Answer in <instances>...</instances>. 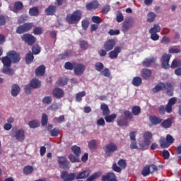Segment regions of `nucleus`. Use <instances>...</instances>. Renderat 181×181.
I'll return each instance as SVG.
<instances>
[{"label":"nucleus","instance_id":"13","mask_svg":"<svg viewBox=\"0 0 181 181\" xmlns=\"http://www.w3.org/2000/svg\"><path fill=\"white\" fill-rule=\"evenodd\" d=\"M52 95L57 100H60V98H63L64 97V90L59 88H56L52 90Z\"/></svg>","mask_w":181,"mask_h":181},{"label":"nucleus","instance_id":"16","mask_svg":"<svg viewBox=\"0 0 181 181\" xmlns=\"http://www.w3.org/2000/svg\"><path fill=\"white\" fill-rule=\"evenodd\" d=\"M47 129L49 132L51 136H59V134H60L59 128L54 127L53 129L52 124H48L47 127Z\"/></svg>","mask_w":181,"mask_h":181},{"label":"nucleus","instance_id":"53","mask_svg":"<svg viewBox=\"0 0 181 181\" xmlns=\"http://www.w3.org/2000/svg\"><path fill=\"white\" fill-rule=\"evenodd\" d=\"M115 118H117V115L115 114L105 116V119L106 122H112V121H114V119H115Z\"/></svg>","mask_w":181,"mask_h":181},{"label":"nucleus","instance_id":"42","mask_svg":"<svg viewBox=\"0 0 181 181\" xmlns=\"http://www.w3.org/2000/svg\"><path fill=\"white\" fill-rule=\"evenodd\" d=\"M83 97H86V91H81V92L76 93L75 100L78 103H80L82 101Z\"/></svg>","mask_w":181,"mask_h":181},{"label":"nucleus","instance_id":"15","mask_svg":"<svg viewBox=\"0 0 181 181\" xmlns=\"http://www.w3.org/2000/svg\"><path fill=\"white\" fill-rule=\"evenodd\" d=\"M122 50V49L120 47H116L114 50L109 52V57L112 59V60L117 59Z\"/></svg>","mask_w":181,"mask_h":181},{"label":"nucleus","instance_id":"35","mask_svg":"<svg viewBox=\"0 0 181 181\" xmlns=\"http://www.w3.org/2000/svg\"><path fill=\"white\" fill-rule=\"evenodd\" d=\"M161 127L168 129V128H170L172 127V119L168 118L161 122Z\"/></svg>","mask_w":181,"mask_h":181},{"label":"nucleus","instance_id":"51","mask_svg":"<svg viewBox=\"0 0 181 181\" xmlns=\"http://www.w3.org/2000/svg\"><path fill=\"white\" fill-rule=\"evenodd\" d=\"M159 32H160V26L158 24L154 25L149 30V33H159Z\"/></svg>","mask_w":181,"mask_h":181},{"label":"nucleus","instance_id":"17","mask_svg":"<svg viewBox=\"0 0 181 181\" xmlns=\"http://www.w3.org/2000/svg\"><path fill=\"white\" fill-rule=\"evenodd\" d=\"M115 46V40H109L106 41L104 44V49L106 52H111L114 49Z\"/></svg>","mask_w":181,"mask_h":181},{"label":"nucleus","instance_id":"31","mask_svg":"<svg viewBox=\"0 0 181 181\" xmlns=\"http://www.w3.org/2000/svg\"><path fill=\"white\" fill-rule=\"evenodd\" d=\"M30 86L33 88H40V86H42V83H40V81H39V79L34 78L30 81Z\"/></svg>","mask_w":181,"mask_h":181},{"label":"nucleus","instance_id":"21","mask_svg":"<svg viewBox=\"0 0 181 181\" xmlns=\"http://www.w3.org/2000/svg\"><path fill=\"white\" fill-rule=\"evenodd\" d=\"M0 60H1L4 64V67H11V66H12V61L11 58L8 56V54H6V57L0 58Z\"/></svg>","mask_w":181,"mask_h":181},{"label":"nucleus","instance_id":"38","mask_svg":"<svg viewBox=\"0 0 181 181\" xmlns=\"http://www.w3.org/2000/svg\"><path fill=\"white\" fill-rule=\"evenodd\" d=\"M71 151L73 153H74V155L77 157H79L80 155H81V148L76 145L71 147Z\"/></svg>","mask_w":181,"mask_h":181},{"label":"nucleus","instance_id":"50","mask_svg":"<svg viewBox=\"0 0 181 181\" xmlns=\"http://www.w3.org/2000/svg\"><path fill=\"white\" fill-rule=\"evenodd\" d=\"M132 114L135 116H138L141 114V107L139 106H134L132 108Z\"/></svg>","mask_w":181,"mask_h":181},{"label":"nucleus","instance_id":"41","mask_svg":"<svg viewBox=\"0 0 181 181\" xmlns=\"http://www.w3.org/2000/svg\"><path fill=\"white\" fill-rule=\"evenodd\" d=\"M33 166L31 165H27L25 166L23 169V172L24 175H30L33 172Z\"/></svg>","mask_w":181,"mask_h":181},{"label":"nucleus","instance_id":"37","mask_svg":"<svg viewBox=\"0 0 181 181\" xmlns=\"http://www.w3.org/2000/svg\"><path fill=\"white\" fill-rule=\"evenodd\" d=\"M2 73H4V74H8V76H13V73H15V71H13L12 68L4 66Z\"/></svg>","mask_w":181,"mask_h":181},{"label":"nucleus","instance_id":"57","mask_svg":"<svg viewBox=\"0 0 181 181\" xmlns=\"http://www.w3.org/2000/svg\"><path fill=\"white\" fill-rule=\"evenodd\" d=\"M149 145H151V143H148V141H144V143L140 144V149L141 151H146V149H148Z\"/></svg>","mask_w":181,"mask_h":181},{"label":"nucleus","instance_id":"59","mask_svg":"<svg viewBox=\"0 0 181 181\" xmlns=\"http://www.w3.org/2000/svg\"><path fill=\"white\" fill-rule=\"evenodd\" d=\"M123 114H124L126 119H127V118H128V119H132L134 118V115L129 110H124L123 112Z\"/></svg>","mask_w":181,"mask_h":181},{"label":"nucleus","instance_id":"34","mask_svg":"<svg viewBox=\"0 0 181 181\" xmlns=\"http://www.w3.org/2000/svg\"><path fill=\"white\" fill-rule=\"evenodd\" d=\"M132 84L135 87H139L142 84V78L139 76H135L132 79Z\"/></svg>","mask_w":181,"mask_h":181},{"label":"nucleus","instance_id":"4","mask_svg":"<svg viewBox=\"0 0 181 181\" xmlns=\"http://www.w3.org/2000/svg\"><path fill=\"white\" fill-rule=\"evenodd\" d=\"M117 149L118 147L117 146V144L114 143H110L103 147V151L107 157L112 156V153Z\"/></svg>","mask_w":181,"mask_h":181},{"label":"nucleus","instance_id":"18","mask_svg":"<svg viewBox=\"0 0 181 181\" xmlns=\"http://www.w3.org/2000/svg\"><path fill=\"white\" fill-rule=\"evenodd\" d=\"M57 11V6L54 5H49L45 9V13L47 16H53V15H56Z\"/></svg>","mask_w":181,"mask_h":181},{"label":"nucleus","instance_id":"62","mask_svg":"<svg viewBox=\"0 0 181 181\" xmlns=\"http://www.w3.org/2000/svg\"><path fill=\"white\" fill-rule=\"evenodd\" d=\"M181 66L180 61H177V59H174L171 64V69H176Z\"/></svg>","mask_w":181,"mask_h":181},{"label":"nucleus","instance_id":"33","mask_svg":"<svg viewBox=\"0 0 181 181\" xmlns=\"http://www.w3.org/2000/svg\"><path fill=\"white\" fill-rule=\"evenodd\" d=\"M100 109L103 111V115H104V117L110 115V111L107 104L102 103L100 105Z\"/></svg>","mask_w":181,"mask_h":181},{"label":"nucleus","instance_id":"23","mask_svg":"<svg viewBox=\"0 0 181 181\" xmlns=\"http://www.w3.org/2000/svg\"><path fill=\"white\" fill-rule=\"evenodd\" d=\"M91 175V171L90 170H86L81 173H79L76 176V179H86V177H88Z\"/></svg>","mask_w":181,"mask_h":181},{"label":"nucleus","instance_id":"55","mask_svg":"<svg viewBox=\"0 0 181 181\" xmlns=\"http://www.w3.org/2000/svg\"><path fill=\"white\" fill-rule=\"evenodd\" d=\"M57 84L59 87H63V86H66L67 84V79L61 78L58 79V81H57Z\"/></svg>","mask_w":181,"mask_h":181},{"label":"nucleus","instance_id":"7","mask_svg":"<svg viewBox=\"0 0 181 181\" xmlns=\"http://www.w3.org/2000/svg\"><path fill=\"white\" fill-rule=\"evenodd\" d=\"M58 165L61 169H70L69 160L64 156H58Z\"/></svg>","mask_w":181,"mask_h":181},{"label":"nucleus","instance_id":"58","mask_svg":"<svg viewBox=\"0 0 181 181\" xmlns=\"http://www.w3.org/2000/svg\"><path fill=\"white\" fill-rule=\"evenodd\" d=\"M91 19L92 22H93V23H96V25H99V23H101V22H103V20L98 16H94L92 17Z\"/></svg>","mask_w":181,"mask_h":181},{"label":"nucleus","instance_id":"1","mask_svg":"<svg viewBox=\"0 0 181 181\" xmlns=\"http://www.w3.org/2000/svg\"><path fill=\"white\" fill-rule=\"evenodd\" d=\"M81 16H83V13H81V11L76 10L74 11L71 14H68L66 16V22H68L69 25H74V23H78V22H80V20L81 19Z\"/></svg>","mask_w":181,"mask_h":181},{"label":"nucleus","instance_id":"25","mask_svg":"<svg viewBox=\"0 0 181 181\" xmlns=\"http://www.w3.org/2000/svg\"><path fill=\"white\" fill-rule=\"evenodd\" d=\"M165 88H166V85L164 83H160L152 89V93L156 94V93H159V91H162Z\"/></svg>","mask_w":181,"mask_h":181},{"label":"nucleus","instance_id":"61","mask_svg":"<svg viewBox=\"0 0 181 181\" xmlns=\"http://www.w3.org/2000/svg\"><path fill=\"white\" fill-rule=\"evenodd\" d=\"M52 96H45L43 99H42V103L43 104H47L49 105V104H52Z\"/></svg>","mask_w":181,"mask_h":181},{"label":"nucleus","instance_id":"49","mask_svg":"<svg viewBox=\"0 0 181 181\" xmlns=\"http://www.w3.org/2000/svg\"><path fill=\"white\" fill-rule=\"evenodd\" d=\"M88 148L91 151H94V149H97V140L93 139L88 142Z\"/></svg>","mask_w":181,"mask_h":181},{"label":"nucleus","instance_id":"63","mask_svg":"<svg viewBox=\"0 0 181 181\" xmlns=\"http://www.w3.org/2000/svg\"><path fill=\"white\" fill-rule=\"evenodd\" d=\"M33 54H39L40 53V47L39 45H35L32 48Z\"/></svg>","mask_w":181,"mask_h":181},{"label":"nucleus","instance_id":"27","mask_svg":"<svg viewBox=\"0 0 181 181\" xmlns=\"http://www.w3.org/2000/svg\"><path fill=\"white\" fill-rule=\"evenodd\" d=\"M156 62V58H146L144 60L142 64L144 67H149L151 64H153Z\"/></svg>","mask_w":181,"mask_h":181},{"label":"nucleus","instance_id":"47","mask_svg":"<svg viewBox=\"0 0 181 181\" xmlns=\"http://www.w3.org/2000/svg\"><path fill=\"white\" fill-rule=\"evenodd\" d=\"M28 125L30 127V128H37L40 127V123L39 122V121L35 119V120H32L30 122H28Z\"/></svg>","mask_w":181,"mask_h":181},{"label":"nucleus","instance_id":"44","mask_svg":"<svg viewBox=\"0 0 181 181\" xmlns=\"http://www.w3.org/2000/svg\"><path fill=\"white\" fill-rule=\"evenodd\" d=\"M29 13L30 16H37L39 15V8L36 6L30 8Z\"/></svg>","mask_w":181,"mask_h":181},{"label":"nucleus","instance_id":"14","mask_svg":"<svg viewBox=\"0 0 181 181\" xmlns=\"http://www.w3.org/2000/svg\"><path fill=\"white\" fill-rule=\"evenodd\" d=\"M87 11H93V9H98L100 3L97 0H93L92 2L87 3L86 5Z\"/></svg>","mask_w":181,"mask_h":181},{"label":"nucleus","instance_id":"29","mask_svg":"<svg viewBox=\"0 0 181 181\" xmlns=\"http://www.w3.org/2000/svg\"><path fill=\"white\" fill-rule=\"evenodd\" d=\"M117 123L119 127H128V119L123 117L117 118Z\"/></svg>","mask_w":181,"mask_h":181},{"label":"nucleus","instance_id":"2","mask_svg":"<svg viewBox=\"0 0 181 181\" xmlns=\"http://www.w3.org/2000/svg\"><path fill=\"white\" fill-rule=\"evenodd\" d=\"M175 142V138L170 134H167L166 138H160L159 140V144L161 148L163 149L169 148Z\"/></svg>","mask_w":181,"mask_h":181},{"label":"nucleus","instance_id":"43","mask_svg":"<svg viewBox=\"0 0 181 181\" xmlns=\"http://www.w3.org/2000/svg\"><path fill=\"white\" fill-rule=\"evenodd\" d=\"M70 56H71V50H66L64 53L60 54L59 57L62 60H64V59H67V57H70Z\"/></svg>","mask_w":181,"mask_h":181},{"label":"nucleus","instance_id":"40","mask_svg":"<svg viewBox=\"0 0 181 181\" xmlns=\"http://www.w3.org/2000/svg\"><path fill=\"white\" fill-rule=\"evenodd\" d=\"M49 122V117L46 113H43L41 118V125L42 127H46Z\"/></svg>","mask_w":181,"mask_h":181},{"label":"nucleus","instance_id":"36","mask_svg":"<svg viewBox=\"0 0 181 181\" xmlns=\"http://www.w3.org/2000/svg\"><path fill=\"white\" fill-rule=\"evenodd\" d=\"M143 136L145 142H148V144H151V139H152L153 138V134L151 132H144Z\"/></svg>","mask_w":181,"mask_h":181},{"label":"nucleus","instance_id":"8","mask_svg":"<svg viewBox=\"0 0 181 181\" xmlns=\"http://www.w3.org/2000/svg\"><path fill=\"white\" fill-rule=\"evenodd\" d=\"M61 179H62L63 181H73L76 179V173H71L69 174L67 171H62L61 174Z\"/></svg>","mask_w":181,"mask_h":181},{"label":"nucleus","instance_id":"60","mask_svg":"<svg viewBox=\"0 0 181 181\" xmlns=\"http://www.w3.org/2000/svg\"><path fill=\"white\" fill-rule=\"evenodd\" d=\"M79 45L82 50H87L88 47V42H87V41H84V40L81 41Z\"/></svg>","mask_w":181,"mask_h":181},{"label":"nucleus","instance_id":"20","mask_svg":"<svg viewBox=\"0 0 181 181\" xmlns=\"http://www.w3.org/2000/svg\"><path fill=\"white\" fill-rule=\"evenodd\" d=\"M141 76L144 80H149L152 76V71L148 69H143L141 71Z\"/></svg>","mask_w":181,"mask_h":181},{"label":"nucleus","instance_id":"22","mask_svg":"<svg viewBox=\"0 0 181 181\" xmlns=\"http://www.w3.org/2000/svg\"><path fill=\"white\" fill-rule=\"evenodd\" d=\"M132 26H134V21H131V19L125 21L123 23L122 30L127 32V30H129Z\"/></svg>","mask_w":181,"mask_h":181},{"label":"nucleus","instance_id":"30","mask_svg":"<svg viewBox=\"0 0 181 181\" xmlns=\"http://www.w3.org/2000/svg\"><path fill=\"white\" fill-rule=\"evenodd\" d=\"M45 73H46V66L45 65H40L35 70L36 76H45Z\"/></svg>","mask_w":181,"mask_h":181},{"label":"nucleus","instance_id":"5","mask_svg":"<svg viewBox=\"0 0 181 181\" xmlns=\"http://www.w3.org/2000/svg\"><path fill=\"white\" fill-rule=\"evenodd\" d=\"M21 39L23 42H25L28 46H33V45L36 43V37L33 36L32 34H23L21 35Z\"/></svg>","mask_w":181,"mask_h":181},{"label":"nucleus","instance_id":"54","mask_svg":"<svg viewBox=\"0 0 181 181\" xmlns=\"http://www.w3.org/2000/svg\"><path fill=\"white\" fill-rule=\"evenodd\" d=\"M69 159L72 163H76L77 162H80V158L77 157V156H74L73 154H70L69 156Z\"/></svg>","mask_w":181,"mask_h":181},{"label":"nucleus","instance_id":"52","mask_svg":"<svg viewBox=\"0 0 181 181\" xmlns=\"http://www.w3.org/2000/svg\"><path fill=\"white\" fill-rule=\"evenodd\" d=\"M101 176V173H95L93 175H90L89 177H88L87 181H93L95 180V179H98Z\"/></svg>","mask_w":181,"mask_h":181},{"label":"nucleus","instance_id":"3","mask_svg":"<svg viewBox=\"0 0 181 181\" xmlns=\"http://www.w3.org/2000/svg\"><path fill=\"white\" fill-rule=\"evenodd\" d=\"M158 166L154 164L146 165L144 167L141 171V175L144 177L153 175V173H155V172H158Z\"/></svg>","mask_w":181,"mask_h":181},{"label":"nucleus","instance_id":"48","mask_svg":"<svg viewBox=\"0 0 181 181\" xmlns=\"http://www.w3.org/2000/svg\"><path fill=\"white\" fill-rule=\"evenodd\" d=\"M34 59H35V57L33 56V54H32V52L28 53L25 57L26 64H30V63H32V62H33Z\"/></svg>","mask_w":181,"mask_h":181},{"label":"nucleus","instance_id":"6","mask_svg":"<svg viewBox=\"0 0 181 181\" xmlns=\"http://www.w3.org/2000/svg\"><path fill=\"white\" fill-rule=\"evenodd\" d=\"M33 28V23H26L22 25H20L16 29V33L18 35H22V33H25V32H29L30 29Z\"/></svg>","mask_w":181,"mask_h":181},{"label":"nucleus","instance_id":"46","mask_svg":"<svg viewBox=\"0 0 181 181\" xmlns=\"http://www.w3.org/2000/svg\"><path fill=\"white\" fill-rule=\"evenodd\" d=\"M155 18H156V14L155 13H148L147 15V22H148V23H152V22L155 21Z\"/></svg>","mask_w":181,"mask_h":181},{"label":"nucleus","instance_id":"56","mask_svg":"<svg viewBox=\"0 0 181 181\" xmlns=\"http://www.w3.org/2000/svg\"><path fill=\"white\" fill-rule=\"evenodd\" d=\"M95 69L97 71H103L104 69V64H103V62H97L95 64Z\"/></svg>","mask_w":181,"mask_h":181},{"label":"nucleus","instance_id":"10","mask_svg":"<svg viewBox=\"0 0 181 181\" xmlns=\"http://www.w3.org/2000/svg\"><path fill=\"white\" fill-rule=\"evenodd\" d=\"M172 55L170 54H163L161 57V63L163 69H169V62L170 60Z\"/></svg>","mask_w":181,"mask_h":181},{"label":"nucleus","instance_id":"19","mask_svg":"<svg viewBox=\"0 0 181 181\" xmlns=\"http://www.w3.org/2000/svg\"><path fill=\"white\" fill-rule=\"evenodd\" d=\"M102 181H118V180L114 173H107L106 175L102 176Z\"/></svg>","mask_w":181,"mask_h":181},{"label":"nucleus","instance_id":"64","mask_svg":"<svg viewBox=\"0 0 181 181\" xmlns=\"http://www.w3.org/2000/svg\"><path fill=\"white\" fill-rule=\"evenodd\" d=\"M34 35H42L43 30L40 27H35L33 30Z\"/></svg>","mask_w":181,"mask_h":181},{"label":"nucleus","instance_id":"9","mask_svg":"<svg viewBox=\"0 0 181 181\" xmlns=\"http://www.w3.org/2000/svg\"><path fill=\"white\" fill-rule=\"evenodd\" d=\"M7 56L10 57L12 63H19L21 61V55L13 50L7 52Z\"/></svg>","mask_w":181,"mask_h":181},{"label":"nucleus","instance_id":"28","mask_svg":"<svg viewBox=\"0 0 181 181\" xmlns=\"http://www.w3.org/2000/svg\"><path fill=\"white\" fill-rule=\"evenodd\" d=\"M22 9H23V4L22 3V1H16L14 4V7L12 11L15 13H18V12H19V11H22Z\"/></svg>","mask_w":181,"mask_h":181},{"label":"nucleus","instance_id":"45","mask_svg":"<svg viewBox=\"0 0 181 181\" xmlns=\"http://www.w3.org/2000/svg\"><path fill=\"white\" fill-rule=\"evenodd\" d=\"M76 62L71 63L70 62H66L64 64V69H66V70H74Z\"/></svg>","mask_w":181,"mask_h":181},{"label":"nucleus","instance_id":"32","mask_svg":"<svg viewBox=\"0 0 181 181\" xmlns=\"http://www.w3.org/2000/svg\"><path fill=\"white\" fill-rule=\"evenodd\" d=\"M149 119L152 125H159L163 121L162 119L156 116H150Z\"/></svg>","mask_w":181,"mask_h":181},{"label":"nucleus","instance_id":"11","mask_svg":"<svg viewBox=\"0 0 181 181\" xmlns=\"http://www.w3.org/2000/svg\"><path fill=\"white\" fill-rule=\"evenodd\" d=\"M85 71L86 66L82 64H78L75 65V67L74 68V74L76 76H81Z\"/></svg>","mask_w":181,"mask_h":181},{"label":"nucleus","instance_id":"24","mask_svg":"<svg viewBox=\"0 0 181 181\" xmlns=\"http://www.w3.org/2000/svg\"><path fill=\"white\" fill-rule=\"evenodd\" d=\"M176 101H177L176 98H171L168 100V103L166 105V110L168 114H170V112H172V106L176 104Z\"/></svg>","mask_w":181,"mask_h":181},{"label":"nucleus","instance_id":"26","mask_svg":"<svg viewBox=\"0 0 181 181\" xmlns=\"http://www.w3.org/2000/svg\"><path fill=\"white\" fill-rule=\"evenodd\" d=\"M21 93V87L18 84H13L11 88V95L13 97H18Z\"/></svg>","mask_w":181,"mask_h":181},{"label":"nucleus","instance_id":"39","mask_svg":"<svg viewBox=\"0 0 181 181\" xmlns=\"http://www.w3.org/2000/svg\"><path fill=\"white\" fill-rule=\"evenodd\" d=\"M165 85V88L167 89V94L168 95H170V97H172V95H173V92L172 91V90H173V85H172V83H166Z\"/></svg>","mask_w":181,"mask_h":181},{"label":"nucleus","instance_id":"12","mask_svg":"<svg viewBox=\"0 0 181 181\" xmlns=\"http://www.w3.org/2000/svg\"><path fill=\"white\" fill-rule=\"evenodd\" d=\"M14 137L18 142H23V141H25V130L23 129L17 130Z\"/></svg>","mask_w":181,"mask_h":181}]
</instances>
